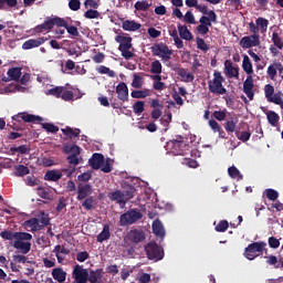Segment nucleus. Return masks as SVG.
<instances>
[{"mask_svg":"<svg viewBox=\"0 0 283 283\" xmlns=\"http://www.w3.org/2000/svg\"><path fill=\"white\" fill-rule=\"evenodd\" d=\"M222 83H224V76H222L220 71H214L213 78L208 81L210 94H218L219 96L227 94V88L222 85Z\"/></svg>","mask_w":283,"mask_h":283,"instance_id":"obj_1","label":"nucleus"},{"mask_svg":"<svg viewBox=\"0 0 283 283\" xmlns=\"http://www.w3.org/2000/svg\"><path fill=\"white\" fill-rule=\"evenodd\" d=\"M138 220H143V212L138 208L129 209L119 217L120 227H129L136 224Z\"/></svg>","mask_w":283,"mask_h":283,"instance_id":"obj_2","label":"nucleus"},{"mask_svg":"<svg viewBox=\"0 0 283 283\" xmlns=\"http://www.w3.org/2000/svg\"><path fill=\"white\" fill-rule=\"evenodd\" d=\"M264 96L268 103H273L274 105H279L281 109H283V93L282 91H277L275 93V87L272 84H266L263 88Z\"/></svg>","mask_w":283,"mask_h":283,"instance_id":"obj_3","label":"nucleus"},{"mask_svg":"<svg viewBox=\"0 0 283 283\" xmlns=\"http://www.w3.org/2000/svg\"><path fill=\"white\" fill-rule=\"evenodd\" d=\"M145 252L148 260H155V262H158L165 258V250H163V247L158 245V243L154 241L145 245Z\"/></svg>","mask_w":283,"mask_h":283,"instance_id":"obj_4","label":"nucleus"},{"mask_svg":"<svg viewBox=\"0 0 283 283\" xmlns=\"http://www.w3.org/2000/svg\"><path fill=\"white\" fill-rule=\"evenodd\" d=\"M153 56H159L161 61H171L174 51L169 49L165 43H156L150 48Z\"/></svg>","mask_w":283,"mask_h":283,"instance_id":"obj_5","label":"nucleus"},{"mask_svg":"<svg viewBox=\"0 0 283 283\" xmlns=\"http://www.w3.org/2000/svg\"><path fill=\"white\" fill-rule=\"evenodd\" d=\"M65 154H70L66 157V160L71 167H76V165H81V147L77 145H69L64 147Z\"/></svg>","mask_w":283,"mask_h":283,"instance_id":"obj_6","label":"nucleus"},{"mask_svg":"<svg viewBox=\"0 0 283 283\" xmlns=\"http://www.w3.org/2000/svg\"><path fill=\"white\" fill-rule=\"evenodd\" d=\"M264 247H266V243L264 242H254L250 243L244 251V258L247 260H255L264 251Z\"/></svg>","mask_w":283,"mask_h":283,"instance_id":"obj_7","label":"nucleus"},{"mask_svg":"<svg viewBox=\"0 0 283 283\" xmlns=\"http://www.w3.org/2000/svg\"><path fill=\"white\" fill-rule=\"evenodd\" d=\"M72 277L74 279L71 283H87L88 270L83 265L76 264L73 268Z\"/></svg>","mask_w":283,"mask_h":283,"instance_id":"obj_8","label":"nucleus"},{"mask_svg":"<svg viewBox=\"0 0 283 283\" xmlns=\"http://www.w3.org/2000/svg\"><path fill=\"white\" fill-rule=\"evenodd\" d=\"M239 45L242 48V50L258 48L260 45V34H251L241 38Z\"/></svg>","mask_w":283,"mask_h":283,"instance_id":"obj_9","label":"nucleus"},{"mask_svg":"<svg viewBox=\"0 0 283 283\" xmlns=\"http://www.w3.org/2000/svg\"><path fill=\"white\" fill-rule=\"evenodd\" d=\"M2 240H32V235L29 232H12L4 230L0 232Z\"/></svg>","mask_w":283,"mask_h":283,"instance_id":"obj_10","label":"nucleus"},{"mask_svg":"<svg viewBox=\"0 0 283 283\" xmlns=\"http://www.w3.org/2000/svg\"><path fill=\"white\" fill-rule=\"evenodd\" d=\"M13 120H17L18 123L23 120L24 123H33L36 125L39 123H43V117L28 113H19L18 115L13 116Z\"/></svg>","mask_w":283,"mask_h":283,"instance_id":"obj_11","label":"nucleus"},{"mask_svg":"<svg viewBox=\"0 0 283 283\" xmlns=\"http://www.w3.org/2000/svg\"><path fill=\"white\" fill-rule=\"evenodd\" d=\"M120 187L123 189L122 193L124 196V199L126 200V202H129V200H132V198L136 196V187L128 181H122Z\"/></svg>","mask_w":283,"mask_h":283,"instance_id":"obj_12","label":"nucleus"},{"mask_svg":"<svg viewBox=\"0 0 283 283\" xmlns=\"http://www.w3.org/2000/svg\"><path fill=\"white\" fill-rule=\"evenodd\" d=\"M224 74L228 78H239L240 77V69L238 66H233V62L231 60L224 61Z\"/></svg>","mask_w":283,"mask_h":283,"instance_id":"obj_13","label":"nucleus"},{"mask_svg":"<svg viewBox=\"0 0 283 283\" xmlns=\"http://www.w3.org/2000/svg\"><path fill=\"white\" fill-rule=\"evenodd\" d=\"M117 98L122 101V103H127L129 101V88L125 82H120L116 86Z\"/></svg>","mask_w":283,"mask_h":283,"instance_id":"obj_14","label":"nucleus"},{"mask_svg":"<svg viewBox=\"0 0 283 283\" xmlns=\"http://www.w3.org/2000/svg\"><path fill=\"white\" fill-rule=\"evenodd\" d=\"M254 87L255 84L253 83V76L249 75L243 82V92L248 96L249 101H253L255 97V93L253 92Z\"/></svg>","mask_w":283,"mask_h":283,"instance_id":"obj_15","label":"nucleus"},{"mask_svg":"<svg viewBox=\"0 0 283 283\" xmlns=\"http://www.w3.org/2000/svg\"><path fill=\"white\" fill-rule=\"evenodd\" d=\"M145 232L143 230L133 229L128 232V240L134 244H140V242H145Z\"/></svg>","mask_w":283,"mask_h":283,"instance_id":"obj_16","label":"nucleus"},{"mask_svg":"<svg viewBox=\"0 0 283 283\" xmlns=\"http://www.w3.org/2000/svg\"><path fill=\"white\" fill-rule=\"evenodd\" d=\"M88 165L92 169H101L105 165V156L103 154L94 153L88 159Z\"/></svg>","mask_w":283,"mask_h":283,"instance_id":"obj_17","label":"nucleus"},{"mask_svg":"<svg viewBox=\"0 0 283 283\" xmlns=\"http://www.w3.org/2000/svg\"><path fill=\"white\" fill-rule=\"evenodd\" d=\"M30 240L32 239H17L13 242V248L18 249V251H21V253H30V249H32V243L28 242Z\"/></svg>","mask_w":283,"mask_h":283,"instance_id":"obj_18","label":"nucleus"},{"mask_svg":"<svg viewBox=\"0 0 283 283\" xmlns=\"http://www.w3.org/2000/svg\"><path fill=\"white\" fill-rule=\"evenodd\" d=\"M93 190H92V185L85 184L82 185L80 184L77 186V200H85V198H90L92 196Z\"/></svg>","mask_w":283,"mask_h":283,"instance_id":"obj_19","label":"nucleus"},{"mask_svg":"<svg viewBox=\"0 0 283 283\" xmlns=\"http://www.w3.org/2000/svg\"><path fill=\"white\" fill-rule=\"evenodd\" d=\"M107 197L112 200V202H117L119 207H125L127 205V200L120 190L108 192Z\"/></svg>","mask_w":283,"mask_h":283,"instance_id":"obj_20","label":"nucleus"},{"mask_svg":"<svg viewBox=\"0 0 283 283\" xmlns=\"http://www.w3.org/2000/svg\"><path fill=\"white\" fill-rule=\"evenodd\" d=\"M277 72L282 74L283 72V65L282 62H274L268 67L266 74L271 81H275V76H277Z\"/></svg>","mask_w":283,"mask_h":283,"instance_id":"obj_21","label":"nucleus"},{"mask_svg":"<svg viewBox=\"0 0 283 283\" xmlns=\"http://www.w3.org/2000/svg\"><path fill=\"white\" fill-rule=\"evenodd\" d=\"M199 23L201 25H208V27L211 28L212 23H218V14L216 13V11L210 10L208 17L207 15H202L199 19Z\"/></svg>","mask_w":283,"mask_h":283,"instance_id":"obj_22","label":"nucleus"},{"mask_svg":"<svg viewBox=\"0 0 283 283\" xmlns=\"http://www.w3.org/2000/svg\"><path fill=\"white\" fill-rule=\"evenodd\" d=\"M122 28L125 32H136L143 28V25L134 20H125L122 22Z\"/></svg>","mask_w":283,"mask_h":283,"instance_id":"obj_23","label":"nucleus"},{"mask_svg":"<svg viewBox=\"0 0 283 283\" xmlns=\"http://www.w3.org/2000/svg\"><path fill=\"white\" fill-rule=\"evenodd\" d=\"M115 41L119 43L118 50L132 49V36L117 35Z\"/></svg>","mask_w":283,"mask_h":283,"instance_id":"obj_24","label":"nucleus"},{"mask_svg":"<svg viewBox=\"0 0 283 283\" xmlns=\"http://www.w3.org/2000/svg\"><path fill=\"white\" fill-rule=\"evenodd\" d=\"M45 43V39H30L22 44V50H32V48H39Z\"/></svg>","mask_w":283,"mask_h":283,"instance_id":"obj_25","label":"nucleus"},{"mask_svg":"<svg viewBox=\"0 0 283 283\" xmlns=\"http://www.w3.org/2000/svg\"><path fill=\"white\" fill-rule=\"evenodd\" d=\"M63 178V172L61 170H48L44 175V180L49 182H59Z\"/></svg>","mask_w":283,"mask_h":283,"instance_id":"obj_26","label":"nucleus"},{"mask_svg":"<svg viewBox=\"0 0 283 283\" xmlns=\"http://www.w3.org/2000/svg\"><path fill=\"white\" fill-rule=\"evenodd\" d=\"M103 280V269L91 270L88 272L87 282L90 283H99Z\"/></svg>","mask_w":283,"mask_h":283,"instance_id":"obj_27","label":"nucleus"},{"mask_svg":"<svg viewBox=\"0 0 283 283\" xmlns=\"http://www.w3.org/2000/svg\"><path fill=\"white\" fill-rule=\"evenodd\" d=\"M177 74L180 76L182 83H193L196 76L193 73H187V69L179 67L177 69Z\"/></svg>","mask_w":283,"mask_h":283,"instance_id":"obj_28","label":"nucleus"},{"mask_svg":"<svg viewBox=\"0 0 283 283\" xmlns=\"http://www.w3.org/2000/svg\"><path fill=\"white\" fill-rule=\"evenodd\" d=\"M153 232L157 238H165V226H163V221L159 219H156L153 222Z\"/></svg>","mask_w":283,"mask_h":283,"instance_id":"obj_29","label":"nucleus"},{"mask_svg":"<svg viewBox=\"0 0 283 283\" xmlns=\"http://www.w3.org/2000/svg\"><path fill=\"white\" fill-rule=\"evenodd\" d=\"M52 276L56 282L63 283L67 277V272L62 270V268H55L52 270Z\"/></svg>","mask_w":283,"mask_h":283,"instance_id":"obj_30","label":"nucleus"},{"mask_svg":"<svg viewBox=\"0 0 283 283\" xmlns=\"http://www.w3.org/2000/svg\"><path fill=\"white\" fill-rule=\"evenodd\" d=\"M112 238V232L109 231V224H104L103 230L97 234L96 240L99 243H103Z\"/></svg>","mask_w":283,"mask_h":283,"instance_id":"obj_31","label":"nucleus"},{"mask_svg":"<svg viewBox=\"0 0 283 283\" xmlns=\"http://www.w3.org/2000/svg\"><path fill=\"white\" fill-rule=\"evenodd\" d=\"M177 28L179 35L181 39H184V41H191V39H193V35L191 34V31H189L187 25L178 24Z\"/></svg>","mask_w":283,"mask_h":283,"instance_id":"obj_32","label":"nucleus"},{"mask_svg":"<svg viewBox=\"0 0 283 283\" xmlns=\"http://www.w3.org/2000/svg\"><path fill=\"white\" fill-rule=\"evenodd\" d=\"M61 132L67 138H78V136H81V130L78 128H72L70 126L62 128Z\"/></svg>","mask_w":283,"mask_h":283,"instance_id":"obj_33","label":"nucleus"},{"mask_svg":"<svg viewBox=\"0 0 283 283\" xmlns=\"http://www.w3.org/2000/svg\"><path fill=\"white\" fill-rule=\"evenodd\" d=\"M242 70L245 72V74H249V76L253 74V63L251 62L249 55H243Z\"/></svg>","mask_w":283,"mask_h":283,"instance_id":"obj_34","label":"nucleus"},{"mask_svg":"<svg viewBox=\"0 0 283 283\" xmlns=\"http://www.w3.org/2000/svg\"><path fill=\"white\" fill-rule=\"evenodd\" d=\"M255 23L259 32H261V34H266V30H269V21L266 18L260 17L255 20Z\"/></svg>","mask_w":283,"mask_h":283,"instance_id":"obj_35","label":"nucleus"},{"mask_svg":"<svg viewBox=\"0 0 283 283\" xmlns=\"http://www.w3.org/2000/svg\"><path fill=\"white\" fill-rule=\"evenodd\" d=\"M266 118L272 127H277V124L280 123V115L275 113V111H269L266 113Z\"/></svg>","mask_w":283,"mask_h":283,"instance_id":"obj_36","label":"nucleus"},{"mask_svg":"<svg viewBox=\"0 0 283 283\" xmlns=\"http://www.w3.org/2000/svg\"><path fill=\"white\" fill-rule=\"evenodd\" d=\"M32 149L30 148V146H27V145H21V146H18V147H11L9 149L10 154L12 156H14V154H21V155H25V154H30Z\"/></svg>","mask_w":283,"mask_h":283,"instance_id":"obj_37","label":"nucleus"},{"mask_svg":"<svg viewBox=\"0 0 283 283\" xmlns=\"http://www.w3.org/2000/svg\"><path fill=\"white\" fill-rule=\"evenodd\" d=\"M96 206V198L90 196L86 197L84 199V201L82 202V207L86 210V211H92V209H94V207Z\"/></svg>","mask_w":283,"mask_h":283,"instance_id":"obj_38","label":"nucleus"},{"mask_svg":"<svg viewBox=\"0 0 283 283\" xmlns=\"http://www.w3.org/2000/svg\"><path fill=\"white\" fill-rule=\"evenodd\" d=\"M238 120H239L238 117H231L230 119H228L224 126L226 132L233 134V132H235Z\"/></svg>","mask_w":283,"mask_h":283,"instance_id":"obj_39","label":"nucleus"},{"mask_svg":"<svg viewBox=\"0 0 283 283\" xmlns=\"http://www.w3.org/2000/svg\"><path fill=\"white\" fill-rule=\"evenodd\" d=\"M36 191H38V196L40 198H43V200H52V196L50 195L51 193L50 188H45L43 186H40V187L36 188Z\"/></svg>","mask_w":283,"mask_h":283,"instance_id":"obj_40","label":"nucleus"},{"mask_svg":"<svg viewBox=\"0 0 283 283\" xmlns=\"http://www.w3.org/2000/svg\"><path fill=\"white\" fill-rule=\"evenodd\" d=\"M11 81H20L21 78V67H11L7 72Z\"/></svg>","mask_w":283,"mask_h":283,"instance_id":"obj_41","label":"nucleus"},{"mask_svg":"<svg viewBox=\"0 0 283 283\" xmlns=\"http://www.w3.org/2000/svg\"><path fill=\"white\" fill-rule=\"evenodd\" d=\"M149 8H151V3H149V1L147 0L137 1L135 3V10H137L138 12H147Z\"/></svg>","mask_w":283,"mask_h":283,"instance_id":"obj_42","label":"nucleus"},{"mask_svg":"<svg viewBox=\"0 0 283 283\" xmlns=\"http://www.w3.org/2000/svg\"><path fill=\"white\" fill-rule=\"evenodd\" d=\"M143 85H145V78H143V76L135 73L133 75L132 87H134L135 90H140Z\"/></svg>","mask_w":283,"mask_h":283,"instance_id":"obj_43","label":"nucleus"},{"mask_svg":"<svg viewBox=\"0 0 283 283\" xmlns=\"http://www.w3.org/2000/svg\"><path fill=\"white\" fill-rule=\"evenodd\" d=\"M150 92L149 90L145 88V90H135V91H132L130 93V96L132 98H147V96H150Z\"/></svg>","mask_w":283,"mask_h":283,"instance_id":"obj_44","label":"nucleus"},{"mask_svg":"<svg viewBox=\"0 0 283 283\" xmlns=\"http://www.w3.org/2000/svg\"><path fill=\"white\" fill-rule=\"evenodd\" d=\"M133 112L137 116H140V114H143V112H145V102H143V101L135 102L133 104Z\"/></svg>","mask_w":283,"mask_h":283,"instance_id":"obj_45","label":"nucleus"},{"mask_svg":"<svg viewBox=\"0 0 283 283\" xmlns=\"http://www.w3.org/2000/svg\"><path fill=\"white\" fill-rule=\"evenodd\" d=\"M272 43L277 48V50H283V40L282 36H280V33H272Z\"/></svg>","mask_w":283,"mask_h":283,"instance_id":"obj_46","label":"nucleus"},{"mask_svg":"<svg viewBox=\"0 0 283 283\" xmlns=\"http://www.w3.org/2000/svg\"><path fill=\"white\" fill-rule=\"evenodd\" d=\"M151 74H163V64L160 61L156 60L150 64Z\"/></svg>","mask_w":283,"mask_h":283,"instance_id":"obj_47","label":"nucleus"},{"mask_svg":"<svg viewBox=\"0 0 283 283\" xmlns=\"http://www.w3.org/2000/svg\"><path fill=\"white\" fill-rule=\"evenodd\" d=\"M17 0H0V10H8V8H17Z\"/></svg>","mask_w":283,"mask_h":283,"instance_id":"obj_48","label":"nucleus"},{"mask_svg":"<svg viewBox=\"0 0 283 283\" xmlns=\"http://www.w3.org/2000/svg\"><path fill=\"white\" fill-rule=\"evenodd\" d=\"M64 90H65V87H63V86H55V87L49 90L48 94H50L51 96H55V98H61Z\"/></svg>","mask_w":283,"mask_h":283,"instance_id":"obj_49","label":"nucleus"},{"mask_svg":"<svg viewBox=\"0 0 283 283\" xmlns=\"http://www.w3.org/2000/svg\"><path fill=\"white\" fill-rule=\"evenodd\" d=\"M28 174H30V168H28V166H23V165H18L15 166V176H28Z\"/></svg>","mask_w":283,"mask_h":283,"instance_id":"obj_50","label":"nucleus"},{"mask_svg":"<svg viewBox=\"0 0 283 283\" xmlns=\"http://www.w3.org/2000/svg\"><path fill=\"white\" fill-rule=\"evenodd\" d=\"M228 174L230 178H237L238 180H242V175L240 174V170L235 168V166H231L230 168H228Z\"/></svg>","mask_w":283,"mask_h":283,"instance_id":"obj_51","label":"nucleus"},{"mask_svg":"<svg viewBox=\"0 0 283 283\" xmlns=\"http://www.w3.org/2000/svg\"><path fill=\"white\" fill-rule=\"evenodd\" d=\"M42 129H45L49 134H56L59 132V126L52 123H44L42 124Z\"/></svg>","mask_w":283,"mask_h":283,"instance_id":"obj_52","label":"nucleus"},{"mask_svg":"<svg viewBox=\"0 0 283 283\" xmlns=\"http://www.w3.org/2000/svg\"><path fill=\"white\" fill-rule=\"evenodd\" d=\"M265 196L268 200L275 201L277 200V198H280V192H277V190L269 188V189H265Z\"/></svg>","mask_w":283,"mask_h":283,"instance_id":"obj_53","label":"nucleus"},{"mask_svg":"<svg viewBox=\"0 0 283 283\" xmlns=\"http://www.w3.org/2000/svg\"><path fill=\"white\" fill-rule=\"evenodd\" d=\"M196 42H197L198 50H201V52H209V44H207V42H205V39L197 38Z\"/></svg>","mask_w":283,"mask_h":283,"instance_id":"obj_54","label":"nucleus"},{"mask_svg":"<svg viewBox=\"0 0 283 283\" xmlns=\"http://www.w3.org/2000/svg\"><path fill=\"white\" fill-rule=\"evenodd\" d=\"M216 231L218 233H224V231H227V229H229V221L227 220H222L220 221L217 226H216Z\"/></svg>","mask_w":283,"mask_h":283,"instance_id":"obj_55","label":"nucleus"},{"mask_svg":"<svg viewBox=\"0 0 283 283\" xmlns=\"http://www.w3.org/2000/svg\"><path fill=\"white\" fill-rule=\"evenodd\" d=\"M97 72L99 74H107L111 78H114V76H116V73L112 70H109V67L105 66V65H101L98 69H97Z\"/></svg>","mask_w":283,"mask_h":283,"instance_id":"obj_56","label":"nucleus"},{"mask_svg":"<svg viewBox=\"0 0 283 283\" xmlns=\"http://www.w3.org/2000/svg\"><path fill=\"white\" fill-rule=\"evenodd\" d=\"M39 223L42 229H44V227H48L50 224V216L46 214L45 212H41Z\"/></svg>","mask_w":283,"mask_h":283,"instance_id":"obj_57","label":"nucleus"},{"mask_svg":"<svg viewBox=\"0 0 283 283\" xmlns=\"http://www.w3.org/2000/svg\"><path fill=\"white\" fill-rule=\"evenodd\" d=\"M27 224H29V227H32V229L34 231H41V223L39 222L38 218H32L30 220L27 221Z\"/></svg>","mask_w":283,"mask_h":283,"instance_id":"obj_58","label":"nucleus"},{"mask_svg":"<svg viewBox=\"0 0 283 283\" xmlns=\"http://www.w3.org/2000/svg\"><path fill=\"white\" fill-rule=\"evenodd\" d=\"M84 17H85V19H98L101 17V12H98V10L88 9L84 13Z\"/></svg>","mask_w":283,"mask_h":283,"instance_id":"obj_59","label":"nucleus"},{"mask_svg":"<svg viewBox=\"0 0 283 283\" xmlns=\"http://www.w3.org/2000/svg\"><path fill=\"white\" fill-rule=\"evenodd\" d=\"M40 184H41V180H39V178L34 176L27 177L25 179V185H28V187H39Z\"/></svg>","mask_w":283,"mask_h":283,"instance_id":"obj_60","label":"nucleus"},{"mask_svg":"<svg viewBox=\"0 0 283 283\" xmlns=\"http://www.w3.org/2000/svg\"><path fill=\"white\" fill-rule=\"evenodd\" d=\"M213 118H216V120H226L227 119V111H214L212 113Z\"/></svg>","mask_w":283,"mask_h":283,"instance_id":"obj_61","label":"nucleus"},{"mask_svg":"<svg viewBox=\"0 0 283 283\" xmlns=\"http://www.w3.org/2000/svg\"><path fill=\"white\" fill-rule=\"evenodd\" d=\"M69 8L73 12H78V10H81V0H70Z\"/></svg>","mask_w":283,"mask_h":283,"instance_id":"obj_62","label":"nucleus"},{"mask_svg":"<svg viewBox=\"0 0 283 283\" xmlns=\"http://www.w3.org/2000/svg\"><path fill=\"white\" fill-rule=\"evenodd\" d=\"M66 32L71 34V36H81V33L78 32V28L74 25H70L69 23L65 27Z\"/></svg>","mask_w":283,"mask_h":283,"instance_id":"obj_63","label":"nucleus"},{"mask_svg":"<svg viewBox=\"0 0 283 283\" xmlns=\"http://www.w3.org/2000/svg\"><path fill=\"white\" fill-rule=\"evenodd\" d=\"M130 49H119L122 56L129 61V59H134V52L129 51Z\"/></svg>","mask_w":283,"mask_h":283,"instance_id":"obj_64","label":"nucleus"}]
</instances>
